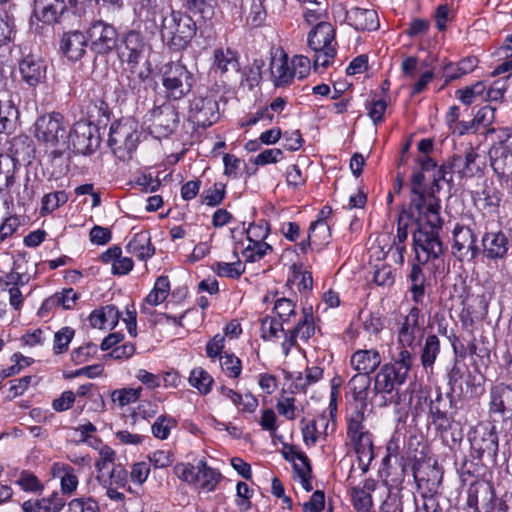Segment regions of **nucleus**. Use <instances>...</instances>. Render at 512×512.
<instances>
[{"label":"nucleus","instance_id":"54","mask_svg":"<svg viewBox=\"0 0 512 512\" xmlns=\"http://www.w3.org/2000/svg\"><path fill=\"white\" fill-rule=\"evenodd\" d=\"M75 331L71 327H63L54 335L53 351L55 354H62L68 350L69 344L74 337Z\"/></svg>","mask_w":512,"mask_h":512},{"label":"nucleus","instance_id":"2","mask_svg":"<svg viewBox=\"0 0 512 512\" xmlns=\"http://www.w3.org/2000/svg\"><path fill=\"white\" fill-rule=\"evenodd\" d=\"M159 28L163 42L176 52L187 49L197 32L196 22L189 14L173 9L162 15Z\"/></svg>","mask_w":512,"mask_h":512},{"label":"nucleus","instance_id":"61","mask_svg":"<svg viewBox=\"0 0 512 512\" xmlns=\"http://www.w3.org/2000/svg\"><path fill=\"white\" fill-rule=\"evenodd\" d=\"M222 370L232 378H238L241 374V360L233 354L226 353L220 357Z\"/></svg>","mask_w":512,"mask_h":512},{"label":"nucleus","instance_id":"59","mask_svg":"<svg viewBox=\"0 0 512 512\" xmlns=\"http://www.w3.org/2000/svg\"><path fill=\"white\" fill-rule=\"evenodd\" d=\"M329 230L330 229L328 224L322 218L313 222L309 228L310 232L307 239L298 244L299 250L302 251L303 253H306L307 248L310 246L311 239L313 238L315 240L318 237L319 233L330 236Z\"/></svg>","mask_w":512,"mask_h":512},{"label":"nucleus","instance_id":"12","mask_svg":"<svg viewBox=\"0 0 512 512\" xmlns=\"http://www.w3.org/2000/svg\"><path fill=\"white\" fill-rule=\"evenodd\" d=\"M219 119L218 102L214 96H197L190 102L189 121L206 128Z\"/></svg>","mask_w":512,"mask_h":512},{"label":"nucleus","instance_id":"51","mask_svg":"<svg viewBox=\"0 0 512 512\" xmlns=\"http://www.w3.org/2000/svg\"><path fill=\"white\" fill-rule=\"evenodd\" d=\"M364 412L358 409L354 410L348 417L347 436L352 439L356 436L369 432L364 425Z\"/></svg>","mask_w":512,"mask_h":512},{"label":"nucleus","instance_id":"15","mask_svg":"<svg viewBox=\"0 0 512 512\" xmlns=\"http://www.w3.org/2000/svg\"><path fill=\"white\" fill-rule=\"evenodd\" d=\"M452 408L453 400L450 394L444 396L440 391H437L435 398L430 400L429 413L437 430L447 431L450 429L453 420Z\"/></svg>","mask_w":512,"mask_h":512},{"label":"nucleus","instance_id":"22","mask_svg":"<svg viewBox=\"0 0 512 512\" xmlns=\"http://www.w3.org/2000/svg\"><path fill=\"white\" fill-rule=\"evenodd\" d=\"M482 246L487 259H503L507 256L509 241L502 231L486 232L482 237Z\"/></svg>","mask_w":512,"mask_h":512},{"label":"nucleus","instance_id":"10","mask_svg":"<svg viewBox=\"0 0 512 512\" xmlns=\"http://www.w3.org/2000/svg\"><path fill=\"white\" fill-rule=\"evenodd\" d=\"M405 381V377H398L395 368L384 364L375 376L374 391L376 394L382 395L385 404H398L400 401L398 386L404 384Z\"/></svg>","mask_w":512,"mask_h":512},{"label":"nucleus","instance_id":"40","mask_svg":"<svg viewBox=\"0 0 512 512\" xmlns=\"http://www.w3.org/2000/svg\"><path fill=\"white\" fill-rule=\"evenodd\" d=\"M408 279L411 283L410 292L412 294V299L416 303L422 302L424 296V284H425V275L418 264H413L411 267V271L408 275Z\"/></svg>","mask_w":512,"mask_h":512},{"label":"nucleus","instance_id":"47","mask_svg":"<svg viewBox=\"0 0 512 512\" xmlns=\"http://www.w3.org/2000/svg\"><path fill=\"white\" fill-rule=\"evenodd\" d=\"M69 197L65 191H56L48 193L42 198L41 214H49L54 212L60 206L67 203Z\"/></svg>","mask_w":512,"mask_h":512},{"label":"nucleus","instance_id":"3","mask_svg":"<svg viewBox=\"0 0 512 512\" xmlns=\"http://www.w3.org/2000/svg\"><path fill=\"white\" fill-rule=\"evenodd\" d=\"M140 134L135 121L131 119L115 121L110 126L108 145L119 160H130L136 151Z\"/></svg>","mask_w":512,"mask_h":512},{"label":"nucleus","instance_id":"39","mask_svg":"<svg viewBox=\"0 0 512 512\" xmlns=\"http://www.w3.org/2000/svg\"><path fill=\"white\" fill-rule=\"evenodd\" d=\"M233 254L236 258V261L231 263L215 262L212 265V270L218 276L237 279L245 272V266L240 261L237 251L234 250Z\"/></svg>","mask_w":512,"mask_h":512},{"label":"nucleus","instance_id":"24","mask_svg":"<svg viewBox=\"0 0 512 512\" xmlns=\"http://www.w3.org/2000/svg\"><path fill=\"white\" fill-rule=\"evenodd\" d=\"M334 40V27L326 21H320L309 32L307 44L311 50H323L326 47H335Z\"/></svg>","mask_w":512,"mask_h":512},{"label":"nucleus","instance_id":"6","mask_svg":"<svg viewBox=\"0 0 512 512\" xmlns=\"http://www.w3.org/2000/svg\"><path fill=\"white\" fill-rule=\"evenodd\" d=\"M68 138L75 153L90 155L100 146L101 138L98 127L87 121L76 122Z\"/></svg>","mask_w":512,"mask_h":512},{"label":"nucleus","instance_id":"4","mask_svg":"<svg viewBox=\"0 0 512 512\" xmlns=\"http://www.w3.org/2000/svg\"><path fill=\"white\" fill-rule=\"evenodd\" d=\"M162 85L169 100H180L188 95L194 84V74L181 62H169L161 68Z\"/></svg>","mask_w":512,"mask_h":512},{"label":"nucleus","instance_id":"41","mask_svg":"<svg viewBox=\"0 0 512 512\" xmlns=\"http://www.w3.org/2000/svg\"><path fill=\"white\" fill-rule=\"evenodd\" d=\"M216 6V0H185V7L190 12L199 14L204 21L213 19Z\"/></svg>","mask_w":512,"mask_h":512},{"label":"nucleus","instance_id":"44","mask_svg":"<svg viewBox=\"0 0 512 512\" xmlns=\"http://www.w3.org/2000/svg\"><path fill=\"white\" fill-rule=\"evenodd\" d=\"M440 353V341L434 334L428 335L422 349L421 362L427 368L431 367Z\"/></svg>","mask_w":512,"mask_h":512},{"label":"nucleus","instance_id":"23","mask_svg":"<svg viewBox=\"0 0 512 512\" xmlns=\"http://www.w3.org/2000/svg\"><path fill=\"white\" fill-rule=\"evenodd\" d=\"M346 20L357 31H375L380 25L374 9L352 7L346 12Z\"/></svg>","mask_w":512,"mask_h":512},{"label":"nucleus","instance_id":"43","mask_svg":"<svg viewBox=\"0 0 512 512\" xmlns=\"http://www.w3.org/2000/svg\"><path fill=\"white\" fill-rule=\"evenodd\" d=\"M170 282L167 276H159L154 284L153 289L147 295L145 301L152 305L157 306L163 303L169 295Z\"/></svg>","mask_w":512,"mask_h":512},{"label":"nucleus","instance_id":"18","mask_svg":"<svg viewBox=\"0 0 512 512\" xmlns=\"http://www.w3.org/2000/svg\"><path fill=\"white\" fill-rule=\"evenodd\" d=\"M18 66L22 81L29 87L38 86L46 78V64L35 55L25 56L20 60Z\"/></svg>","mask_w":512,"mask_h":512},{"label":"nucleus","instance_id":"1","mask_svg":"<svg viewBox=\"0 0 512 512\" xmlns=\"http://www.w3.org/2000/svg\"><path fill=\"white\" fill-rule=\"evenodd\" d=\"M425 176L421 171L411 177L410 209L417 214L418 229L413 233L416 260L424 265L430 259H437L443 254V243L439 232L443 220L440 217V200L423 187Z\"/></svg>","mask_w":512,"mask_h":512},{"label":"nucleus","instance_id":"60","mask_svg":"<svg viewBox=\"0 0 512 512\" xmlns=\"http://www.w3.org/2000/svg\"><path fill=\"white\" fill-rule=\"evenodd\" d=\"M68 512H101L97 501L88 498H75L68 503Z\"/></svg>","mask_w":512,"mask_h":512},{"label":"nucleus","instance_id":"56","mask_svg":"<svg viewBox=\"0 0 512 512\" xmlns=\"http://www.w3.org/2000/svg\"><path fill=\"white\" fill-rule=\"evenodd\" d=\"M319 424L323 426L324 429L328 427V422L325 416H320L317 420H313L302 427L303 439L306 444L316 443L318 435L322 433L319 431Z\"/></svg>","mask_w":512,"mask_h":512},{"label":"nucleus","instance_id":"50","mask_svg":"<svg viewBox=\"0 0 512 512\" xmlns=\"http://www.w3.org/2000/svg\"><path fill=\"white\" fill-rule=\"evenodd\" d=\"M65 505V499L57 492L35 502L36 512H59Z\"/></svg>","mask_w":512,"mask_h":512},{"label":"nucleus","instance_id":"36","mask_svg":"<svg viewBox=\"0 0 512 512\" xmlns=\"http://www.w3.org/2000/svg\"><path fill=\"white\" fill-rule=\"evenodd\" d=\"M371 386V377L366 373L355 374L348 382V388L355 401L360 402L362 406L366 405L369 388Z\"/></svg>","mask_w":512,"mask_h":512},{"label":"nucleus","instance_id":"48","mask_svg":"<svg viewBox=\"0 0 512 512\" xmlns=\"http://www.w3.org/2000/svg\"><path fill=\"white\" fill-rule=\"evenodd\" d=\"M294 329L296 330L298 336L305 341L314 335L315 325L313 322V313L311 307L303 309V318L297 322Z\"/></svg>","mask_w":512,"mask_h":512},{"label":"nucleus","instance_id":"28","mask_svg":"<svg viewBox=\"0 0 512 512\" xmlns=\"http://www.w3.org/2000/svg\"><path fill=\"white\" fill-rule=\"evenodd\" d=\"M358 457L359 467L363 473L369 470L371 461L374 459V446L370 432L350 439Z\"/></svg>","mask_w":512,"mask_h":512},{"label":"nucleus","instance_id":"16","mask_svg":"<svg viewBox=\"0 0 512 512\" xmlns=\"http://www.w3.org/2000/svg\"><path fill=\"white\" fill-rule=\"evenodd\" d=\"M116 49L121 63L126 66L138 64L143 58L145 43L139 33L130 31Z\"/></svg>","mask_w":512,"mask_h":512},{"label":"nucleus","instance_id":"58","mask_svg":"<svg viewBox=\"0 0 512 512\" xmlns=\"http://www.w3.org/2000/svg\"><path fill=\"white\" fill-rule=\"evenodd\" d=\"M176 425V421L166 415L159 416L151 426L154 437L164 440L169 436L170 430Z\"/></svg>","mask_w":512,"mask_h":512},{"label":"nucleus","instance_id":"49","mask_svg":"<svg viewBox=\"0 0 512 512\" xmlns=\"http://www.w3.org/2000/svg\"><path fill=\"white\" fill-rule=\"evenodd\" d=\"M18 118V110L10 101L4 105L0 103V133L8 132L12 129Z\"/></svg>","mask_w":512,"mask_h":512},{"label":"nucleus","instance_id":"35","mask_svg":"<svg viewBox=\"0 0 512 512\" xmlns=\"http://www.w3.org/2000/svg\"><path fill=\"white\" fill-rule=\"evenodd\" d=\"M52 474L61 480V490L64 494H72L78 486V477L75 469L67 464L54 463Z\"/></svg>","mask_w":512,"mask_h":512},{"label":"nucleus","instance_id":"42","mask_svg":"<svg viewBox=\"0 0 512 512\" xmlns=\"http://www.w3.org/2000/svg\"><path fill=\"white\" fill-rule=\"evenodd\" d=\"M478 60L475 57H467L462 59L456 65L450 63L444 68V75L448 81L458 79L462 75H465L474 70L477 66Z\"/></svg>","mask_w":512,"mask_h":512},{"label":"nucleus","instance_id":"52","mask_svg":"<svg viewBox=\"0 0 512 512\" xmlns=\"http://www.w3.org/2000/svg\"><path fill=\"white\" fill-rule=\"evenodd\" d=\"M386 364L395 368V371L398 372V377L403 376L407 379L412 367V355L403 346L397 357L392 362Z\"/></svg>","mask_w":512,"mask_h":512},{"label":"nucleus","instance_id":"57","mask_svg":"<svg viewBox=\"0 0 512 512\" xmlns=\"http://www.w3.org/2000/svg\"><path fill=\"white\" fill-rule=\"evenodd\" d=\"M467 370H464L460 367L456 362L448 372V385L450 386V390L453 393H464V388L462 385V381L464 380Z\"/></svg>","mask_w":512,"mask_h":512},{"label":"nucleus","instance_id":"37","mask_svg":"<svg viewBox=\"0 0 512 512\" xmlns=\"http://www.w3.org/2000/svg\"><path fill=\"white\" fill-rule=\"evenodd\" d=\"M268 232V224L266 223V230L261 240H253L248 236L250 244L242 252L246 262L253 263L260 261L269 251H272V246L264 242V239L268 236Z\"/></svg>","mask_w":512,"mask_h":512},{"label":"nucleus","instance_id":"11","mask_svg":"<svg viewBox=\"0 0 512 512\" xmlns=\"http://www.w3.org/2000/svg\"><path fill=\"white\" fill-rule=\"evenodd\" d=\"M496 491L492 482L479 479L472 482L467 490V505L474 512H493L495 510Z\"/></svg>","mask_w":512,"mask_h":512},{"label":"nucleus","instance_id":"55","mask_svg":"<svg viewBox=\"0 0 512 512\" xmlns=\"http://www.w3.org/2000/svg\"><path fill=\"white\" fill-rule=\"evenodd\" d=\"M284 324L285 323H283L277 318H271L269 316H266L261 320L262 338L264 340L278 338L279 332H284Z\"/></svg>","mask_w":512,"mask_h":512},{"label":"nucleus","instance_id":"38","mask_svg":"<svg viewBox=\"0 0 512 512\" xmlns=\"http://www.w3.org/2000/svg\"><path fill=\"white\" fill-rule=\"evenodd\" d=\"M14 4H0V46L11 41L14 33V15L12 9Z\"/></svg>","mask_w":512,"mask_h":512},{"label":"nucleus","instance_id":"17","mask_svg":"<svg viewBox=\"0 0 512 512\" xmlns=\"http://www.w3.org/2000/svg\"><path fill=\"white\" fill-rule=\"evenodd\" d=\"M66 11L65 0H34L33 16L45 24L60 22Z\"/></svg>","mask_w":512,"mask_h":512},{"label":"nucleus","instance_id":"14","mask_svg":"<svg viewBox=\"0 0 512 512\" xmlns=\"http://www.w3.org/2000/svg\"><path fill=\"white\" fill-rule=\"evenodd\" d=\"M150 121V128L157 137H168L178 127V111L171 104H163L151 111Z\"/></svg>","mask_w":512,"mask_h":512},{"label":"nucleus","instance_id":"45","mask_svg":"<svg viewBox=\"0 0 512 512\" xmlns=\"http://www.w3.org/2000/svg\"><path fill=\"white\" fill-rule=\"evenodd\" d=\"M213 378L202 368H195L191 371L189 383L201 394H207L211 390Z\"/></svg>","mask_w":512,"mask_h":512},{"label":"nucleus","instance_id":"62","mask_svg":"<svg viewBox=\"0 0 512 512\" xmlns=\"http://www.w3.org/2000/svg\"><path fill=\"white\" fill-rule=\"evenodd\" d=\"M141 389L124 388L113 391L111 398L114 403L123 407L138 400Z\"/></svg>","mask_w":512,"mask_h":512},{"label":"nucleus","instance_id":"26","mask_svg":"<svg viewBox=\"0 0 512 512\" xmlns=\"http://www.w3.org/2000/svg\"><path fill=\"white\" fill-rule=\"evenodd\" d=\"M152 70L149 63L127 65L123 70V78L127 87L133 92L140 93L146 89L145 84L151 80Z\"/></svg>","mask_w":512,"mask_h":512},{"label":"nucleus","instance_id":"13","mask_svg":"<svg viewBox=\"0 0 512 512\" xmlns=\"http://www.w3.org/2000/svg\"><path fill=\"white\" fill-rule=\"evenodd\" d=\"M452 253L460 261L474 260L479 255L477 236L470 227L459 224L455 226Z\"/></svg>","mask_w":512,"mask_h":512},{"label":"nucleus","instance_id":"8","mask_svg":"<svg viewBox=\"0 0 512 512\" xmlns=\"http://www.w3.org/2000/svg\"><path fill=\"white\" fill-rule=\"evenodd\" d=\"M472 452L478 460H494L498 452V435L494 426H477L469 437Z\"/></svg>","mask_w":512,"mask_h":512},{"label":"nucleus","instance_id":"30","mask_svg":"<svg viewBox=\"0 0 512 512\" xmlns=\"http://www.w3.org/2000/svg\"><path fill=\"white\" fill-rule=\"evenodd\" d=\"M96 480L103 489L125 488L128 485V473L125 468L118 464L109 469L99 471Z\"/></svg>","mask_w":512,"mask_h":512},{"label":"nucleus","instance_id":"64","mask_svg":"<svg viewBox=\"0 0 512 512\" xmlns=\"http://www.w3.org/2000/svg\"><path fill=\"white\" fill-rule=\"evenodd\" d=\"M226 185L223 183H215L213 188H210L204 192L203 201L208 206H217L222 203L225 198Z\"/></svg>","mask_w":512,"mask_h":512},{"label":"nucleus","instance_id":"9","mask_svg":"<svg viewBox=\"0 0 512 512\" xmlns=\"http://www.w3.org/2000/svg\"><path fill=\"white\" fill-rule=\"evenodd\" d=\"M35 137L51 146H56L61 140L65 143L67 137L63 116L52 113L40 116L35 122Z\"/></svg>","mask_w":512,"mask_h":512},{"label":"nucleus","instance_id":"19","mask_svg":"<svg viewBox=\"0 0 512 512\" xmlns=\"http://www.w3.org/2000/svg\"><path fill=\"white\" fill-rule=\"evenodd\" d=\"M489 412L501 417H512V387L499 383L490 389Z\"/></svg>","mask_w":512,"mask_h":512},{"label":"nucleus","instance_id":"63","mask_svg":"<svg viewBox=\"0 0 512 512\" xmlns=\"http://www.w3.org/2000/svg\"><path fill=\"white\" fill-rule=\"evenodd\" d=\"M38 190V183L31 182L27 176L23 184V190L16 195L18 205L25 206L33 202Z\"/></svg>","mask_w":512,"mask_h":512},{"label":"nucleus","instance_id":"7","mask_svg":"<svg viewBox=\"0 0 512 512\" xmlns=\"http://www.w3.org/2000/svg\"><path fill=\"white\" fill-rule=\"evenodd\" d=\"M91 49L100 55H107L118 47L119 34L116 28L102 20L93 22L87 30Z\"/></svg>","mask_w":512,"mask_h":512},{"label":"nucleus","instance_id":"31","mask_svg":"<svg viewBox=\"0 0 512 512\" xmlns=\"http://www.w3.org/2000/svg\"><path fill=\"white\" fill-rule=\"evenodd\" d=\"M127 252L140 260H147L155 254V248L151 244V236L148 231L136 233L126 246Z\"/></svg>","mask_w":512,"mask_h":512},{"label":"nucleus","instance_id":"27","mask_svg":"<svg viewBox=\"0 0 512 512\" xmlns=\"http://www.w3.org/2000/svg\"><path fill=\"white\" fill-rule=\"evenodd\" d=\"M382 358L376 349H360L354 352L350 358V365L358 373L371 375L377 370Z\"/></svg>","mask_w":512,"mask_h":512},{"label":"nucleus","instance_id":"46","mask_svg":"<svg viewBox=\"0 0 512 512\" xmlns=\"http://www.w3.org/2000/svg\"><path fill=\"white\" fill-rule=\"evenodd\" d=\"M78 294L72 288L64 289L60 294H56L53 298L47 299L42 304L40 311L47 309L49 305L55 303L61 305L64 309H72L78 299Z\"/></svg>","mask_w":512,"mask_h":512},{"label":"nucleus","instance_id":"53","mask_svg":"<svg viewBox=\"0 0 512 512\" xmlns=\"http://www.w3.org/2000/svg\"><path fill=\"white\" fill-rule=\"evenodd\" d=\"M273 310L277 315V319L283 323H288L290 318L296 315V304L291 299L279 298L275 301Z\"/></svg>","mask_w":512,"mask_h":512},{"label":"nucleus","instance_id":"5","mask_svg":"<svg viewBox=\"0 0 512 512\" xmlns=\"http://www.w3.org/2000/svg\"><path fill=\"white\" fill-rule=\"evenodd\" d=\"M176 475L182 481L193 485L204 492H212L222 479V474L207 465L206 460L201 459L196 465L180 463L174 467Z\"/></svg>","mask_w":512,"mask_h":512},{"label":"nucleus","instance_id":"34","mask_svg":"<svg viewBox=\"0 0 512 512\" xmlns=\"http://www.w3.org/2000/svg\"><path fill=\"white\" fill-rule=\"evenodd\" d=\"M213 66L221 74H234L239 70L238 57L235 51L227 49H216L214 51Z\"/></svg>","mask_w":512,"mask_h":512},{"label":"nucleus","instance_id":"21","mask_svg":"<svg viewBox=\"0 0 512 512\" xmlns=\"http://www.w3.org/2000/svg\"><path fill=\"white\" fill-rule=\"evenodd\" d=\"M87 46V36L78 30L64 33L60 41L61 52L71 61L80 60L86 53Z\"/></svg>","mask_w":512,"mask_h":512},{"label":"nucleus","instance_id":"33","mask_svg":"<svg viewBox=\"0 0 512 512\" xmlns=\"http://www.w3.org/2000/svg\"><path fill=\"white\" fill-rule=\"evenodd\" d=\"M270 70L276 87H285L289 85L294 78V73L288 65V57L286 54H283L279 58H272Z\"/></svg>","mask_w":512,"mask_h":512},{"label":"nucleus","instance_id":"25","mask_svg":"<svg viewBox=\"0 0 512 512\" xmlns=\"http://www.w3.org/2000/svg\"><path fill=\"white\" fill-rule=\"evenodd\" d=\"M491 167L499 177L512 174V152L501 139L489 150Z\"/></svg>","mask_w":512,"mask_h":512},{"label":"nucleus","instance_id":"20","mask_svg":"<svg viewBox=\"0 0 512 512\" xmlns=\"http://www.w3.org/2000/svg\"><path fill=\"white\" fill-rule=\"evenodd\" d=\"M421 318L423 319L420 309L412 307L398 332V340L402 346L411 347L417 338L422 337L423 327L420 323Z\"/></svg>","mask_w":512,"mask_h":512},{"label":"nucleus","instance_id":"32","mask_svg":"<svg viewBox=\"0 0 512 512\" xmlns=\"http://www.w3.org/2000/svg\"><path fill=\"white\" fill-rule=\"evenodd\" d=\"M87 122L96 125H106L110 117V109L108 104L101 97L89 99L84 106Z\"/></svg>","mask_w":512,"mask_h":512},{"label":"nucleus","instance_id":"29","mask_svg":"<svg viewBox=\"0 0 512 512\" xmlns=\"http://www.w3.org/2000/svg\"><path fill=\"white\" fill-rule=\"evenodd\" d=\"M478 153L473 147H470L465 156L453 155L451 159V168L457 172L460 177H474L481 172L480 166L476 163Z\"/></svg>","mask_w":512,"mask_h":512}]
</instances>
